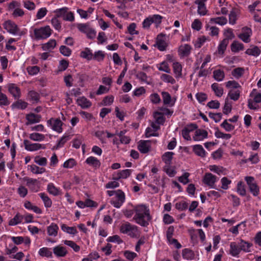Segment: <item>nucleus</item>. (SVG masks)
<instances>
[{
    "label": "nucleus",
    "mask_w": 261,
    "mask_h": 261,
    "mask_svg": "<svg viewBox=\"0 0 261 261\" xmlns=\"http://www.w3.org/2000/svg\"><path fill=\"white\" fill-rule=\"evenodd\" d=\"M61 229L69 234H75L77 232L75 227H69L64 224L62 225Z\"/></svg>",
    "instance_id": "09e8293b"
},
{
    "label": "nucleus",
    "mask_w": 261,
    "mask_h": 261,
    "mask_svg": "<svg viewBox=\"0 0 261 261\" xmlns=\"http://www.w3.org/2000/svg\"><path fill=\"white\" fill-rule=\"evenodd\" d=\"M226 87L228 88H233V89H237L241 87L240 84L235 81H229L226 83Z\"/></svg>",
    "instance_id": "338daca9"
},
{
    "label": "nucleus",
    "mask_w": 261,
    "mask_h": 261,
    "mask_svg": "<svg viewBox=\"0 0 261 261\" xmlns=\"http://www.w3.org/2000/svg\"><path fill=\"white\" fill-rule=\"evenodd\" d=\"M154 118L155 119V122L158 124H163L164 123L165 119L161 113L155 112L154 113Z\"/></svg>",
    "instance_id": "864d4df0"
},
{
    "label": "nucleus",
    "mask_w": 261,
    "mask_h": 261,
    "mask_svg": "<svg viewBox=\"0 0 261 261\" xmlns=\"http://www.w3.org/2000/svg\"><path fill=\"white\" fill-rule=\"evenodd\" d=\"M115 198L119 200L120 203L117 202L115 204H116L117 206L121 205L125 201V194L121 190H118L116 191Z\"/></svg>",
    "instance_id": "2f4dec72"
},
{
    "label": "nucleus",
    "mask_w": 261,
    "mask_h": 261,
    "mask_svg": "<svg viewBox=\"0 0 261 261\" xmlns=\"http://www.w3.org/2000/svg\"><path fill=\"white\" fill-rule=\"evenodd\" d=\"M9 92L15 99H18L21 97V91L20 88L15 84L10 83L7 85Z\"/></svg>",
    "instance_id": "1a4fd4ad"
},
{
    "label": "nucleus",
    "mask_w": 261,
    "mask_h": 261,
    "mask_svg": "<svg viewBox=\"0 0 261 261\" xmlns=\"http://www.w3.org/2000/svg\"><path fill=\"white\" fill-rule=\"evenodd\" d=\"M239 246L240 249V250L244 251L246 252H249L250 251V248L252 246L251 243H250L248 242H246L243 240H240V242L239 243Z\"/></svg>",
    "instance_id": "4be33fe9"
},
{
    "label": "nucleus",
    "mask_w": 261,
    "mask_h": 261,
    "mask_svg": "<svg viewBox=\"0 0 261 261\" xmlns=\"http://www.w3.org/2000/svg\"><path fill=\"white\" fill-rule=\"evenodd\" d=\"M63 242L64 244L72 248L75 252H78L80 249V246L72 241L64 240Z\"/></svg>",
    "instance_id": "4d7b16f0"
},
{
    "label": "nucleus",
    "mask_w": 261,
    "mask_h": 261,
    "mask_svg": "<svg viewBox=\"0 0 261 261\" xmlns=\"http://www.w3.org/2000/svg\"><path fill=\"white\" fill-rule=\"evenodd\" d=\"M208 133L204 129H198L195 132L193 139L195 141H200L207 138Z\"/></svg>",
    "instance_id": "2eb2a0df"
},
{
    "label": "nucleus",
    "mask_w": 261,
    "mask_h": 261,
    "mask_svg": "<svg viewBox=\"0 0 261 261\" xmlns=\"http://www.w3.org/2000/svg\"><path fill=\"white\" fill-rule=\"evenodd\" d=\"M131 170L130 169H125L122 170L119 173H118V176L117 177L114 178L115 180H118L120 178H126L128 177L131 173Z\"/></svg>",
    "instance_id": "37998d69"
},
{
    "label": "nucleus",
    "mask_w": 261,
    "mask_h": 261,
    "mask_svg": "<svg viewBox=\"0 0 261 261\" xmlns=\"http://www.w3.org/2000/svg\"><path fill=\"white\" fill-rule=\"evenodd\" d=\"M244 72L243 68L238 67L232 71V75L237 79H239L242 76Z\"/></svg>",
    "instance_id": "603ef678"
},
{
    "label": "nucleus",
    "mask_w": 261,
    "mask_h": 261,
    "mask_svg": "<svg viewBox=\"0 0 261 261\" xmlns=\"http://www.w3.org/2000/svg\"><path fill=\"white\" fill-rule=\"evenodd\" d=\"M164 36V35L163 34H160L158 35L157 37L156 45L158 49L161 51L165 50L167 47V44L166 42L162 39H160V37Z\"/></svg>",
    "instance_id": "5701e85b"
},
{
    "label": "nucleus",
    "mask_w": 261,
    "mask_h": 261,
    "mask_svg": "<svg viewBox=\"0 0 261 261\" xmlns=\"http://www.w3.org/2000/svg\"><path fill=\"white\" fill-rule=\"evenodd\" d=\"M81 56L83 58L90 60L93 59V54L89 48H86L81 53Z\"/></svg>",
    "instance_id": "ea45409f"
},
{
    "label": "nucleus",
    "mask_w": 261,
    "mask_h": 261,
    "mask_svg": "<svg viewBox=\"0 0 261 261\" xmlns=\"http://www.w3.org/2000/svg\"><path fill=\"white\" fill-rule=\"evenodd\" d=\"M213 77L218 82L222 81L225 77L224 72L220 69L215 70L213 71Z\"/></svg>",
    "instance_id": "cd10ccee"
},
{
    "label": "nucleus",
    "mask_w": 261,
    "mask_h": 261,
    "mask_svg": "<svg viewBox=\"0 0 261 261\" xmlns=\"http://www.w3.org/2000/svg\"><path fill=\"white\" fill-rule=\"evenodd\" d=\"M246 53L249 55L257 56L260 53V50L257 46H254L252 48H248L246 50Z\"/></svg>",
    "instance_id": "3c124183"
},
{
    "label": "nucleus",
    "mask_w": 261,
    "mask_h": 261,
    "mask_svg": "<svg viewBox=\"0 0 261 261\" xmlns=\"http://www.w3.org/2000/svg\"><path fill=\"white\" fill-rule=\"evenodd\" d=\"M162 95L164 105H167L171 106L173 105L171 102V97L170 94L167 92H162Z\"/></svg>",
    "instance_id": "58836bf2"
},
{
    "label": "nucleus",
    "mask_w": 261,
    "mask_h": 261,
    "mask_svg": "<svg viewBox=\"0 0 261 261\" xmlns=\"http://www.w3.org/2000/svg\"><path fill=\"white\" fill-rule=\"evenodd\" d=\"M10 104V101L7 95L2 92V87L0 86V107L8 106Z\"/></svg>",
    "instance_id": "aec40b11"
},
{
    "label": "nucleus",
    "mask_w": 261,
    "mask_h": 261,
    "mask_svg": "<svg viewBox=\"0 0 261 261\" xmlns=\"http://www.w3.org/2000/svg\"><path fill=\"white\" fill-rule=\"evenodd\" d=\"M231 49L233 52H238L244 49V45L242 43L234 41L231 45Z\"/></svg>",
    "instance_id": "de8ad7c7"
},
{
    "label": "nucleus",
    "mask_w": 261,
    "mask_h": 261,
    "mask_svg": "<svg viewBox=\"0 0 261 261\" xmlns=\"http://www.w3.org/2000/svg\"><path fill=\"white\" fill-rule=\"evenodd\" d=\"M151 148L149 140H140L138 143V149L142 153L148 152Z\"/></svg>",
    "instance_id": "ddd939ff"
},
{
    "label": "nucleus",
    "mask_w": 261,
    "mask_h": 261,
    "mask_svg": "<svg viewBox=\"0 0 261 261\" xmlns=\"http://www.w3.org/2000/svg\"><path fill=\"white\" fill-rule=\"evenodd\" d=\"M173 154L174 153L172 152H166L162 155V160L166 164V165H170Z\"/></svg>",
    "instance_id": "c756f323"
},
{
    "label": "nucleus",
    "mask_w": 261,
    "mask_h": 261,
    "mask_svg": "<svg viewBox=\"0 0 261 261\" xmlns=\"http://www.w3.org/2000/svg\"><path fill=\"white\" fill-rule=\"evenodd\" d=\"M23 180L27 182V186L33 191L37 192L39 188L38 181L36 179L30 178L28 177L23 178Z\"/></svg>",
    "instance_id": "4468645a"
},
{
    "label": "nucleus",
    "mask_w": 261,
    "mask_h": 261,
    "mask_svg": "<svg viewBox=\"0 0 261 261\" xmlns=\"http://www.w3.org/2000/svg\"><path fill=\"white\" fill-rule=\"evenodd\" d=\"M230 254L233 256L238 255L241 251L239 244L237 245L235 242L230 243Z\"/></svg>",
    "instance_id": "bb28decb"
},
{
    "label": "nucleus",
    "mask_w": 261,
    "mask_h": 261,
    "mask_svg": "<svg viewBox=\"0 0 261 261\" xmlns=\"http://www.w3.org/2000/svg\"><path fill=\"white\" fill-rule=\"evenodd\" d=\"M23 219V216L17 214L14 217L11 219L9 222V225H16L19 223H20Z\"/></svg>",
    "instance_id": "f704fd0d"
},
{
    "label": "nucleus",
    "mask_w": 261,
    "mask_h": 261,
    "mask_svg": "<svg viewBox=\"0 0 261 261\" xmlns=\"http://www.w3.org/2000/svg\"><path fill=\"white\" fill-rule=\"evenodd\" d=\"M188 203L185 201H181L175 204V207L176 209L180 211H184L188 208Z\"/></svg>",
    "instance_id": "e2e57ef3"
},
{
    "label": "nucleus",
    "mask_w": 261,
    "mask_h": 261,
    "mask_svg": "<svg viewBox=\"0 0 261 261\" xmlns=\"http://www.w3.org/2000/svg\"><path fill=\"white\" fill-rule=\"evenodd\" d=\"M52 30L48 25H46L34 30V34L36 39H44L48 38L51 34Z\"/></svg>",
    "instance_id": "f03ea898"
},
{
    "label": "nucleus",
    "mask_w": 261,
    "mask_h": 261,
    "mask_svg": "<svg viewBox=\"0 0 261 261\" xmlns=\"http://www.w3.org/2000/svg\"><path fill=\"white\" fill-rule=\"evenodd\" d=\"M217 180V176L211 173H206L203 177V182L209 187L215 188V183Z\"/></svg>",
    "instance_id": "f8f14e48"
},
{
    "label": "nucleus",
    "mask_w": 261,
    "mask_h": 261,
    "mask_svg": "<svg viewBox=\"0 0 261 261\" xmlns=\"http://www.w3.org/2000/svg\"><path fill=\"white\" fill-rule=\"evenodd\" d=\"M193 150L195 153L202 158L205 156V151L201 145H195L193 147Z\"/></svg>",
    "instance_id": "a878e982"
},
{
    "label": "nucleus",
    "mask_w": 261,
    "mask_h": 261,
    "mask_svg": "<svg viewBox=\"0 0 261 261\" xmlns=\"http://www.w3.org/2000/svg\"><path fill=\"white\" fill-rule=\"evenodd\" d=\"M224 35L225 37L224 39H227V40L228 41L229 40L232 39L235 37L234 34L233 33L232 30L230 28H228L224 31Z\"/></svg>",
    "instance_id": "052dcab7"
},
{
    "label": "nucleus",
    "mask_w": 261,
    "mask_h": 261,
    "mask_svg": "<svg viewBox=\"0 0 261 261\" xmlns=\"http://www.w3.org/2000/svg\"><path fill=\"white\" fill-rule=\"evenodd\" d=\"M192 47L189 44H184L179 47V55L182 57L188 56L191 50Z\"/></svg>",
    "instance_id": "a211bd4d"
},
{
    "label": "nucleus",
    "mask_w": 261,
    "mask_h": 261,
    "mask_svg": "<svg viewBox=\"0 0 261 261\" xmlns=\"http://www.w3.org/2000/svg\"><path fill=\"white\" fill-rule=\"evenodd\" d=\"M77 104L83 108H87L91 106V103L85 97H80L77 99Z\"/></svg>",
    "instance_id": "7c9ffc66"
},
{
    "label": "nucleus",
    "mask_w": 261,
    "mask_h": 261,
    "mask_svg": "<svg viewBox=\"0 0 261 261\" xmlns=\"http://www.w3.org/2000/svg\"><path fill=\"white\" fill-rule=\"evenodd\" d=\"M41 116L40 115L30 113L26 115V119L28 121L27 124H34L40 121Z\"/></svg>",
    "instance_id": "dca6fc26"
},
{
    "label": "nucleus",
    "mask_w": 261,
    "mask_h": 261,
    "mask_svg": "<svg viewBox=\"0 0 261 261\" xmlns=\"http://www.w3.org/2000/svg\"><path fill=\"white\" fill-rule=\"evenodd\" d=\"M215 136L217 138H222L226 140H228L231 137V135L229 134H224L218 129L215 133Z\"/></svg>",
    "instance_id": "680f3d73"
},
{
    "label": "nucleus",
    "mask_w": 261,
    "mask_h": 261,
    "mask_svg": "<svg viewBox=\"0 0 261 261\" xmlns=\"http://www.w3.org/2000/svg\"><path fill=\"white\" fill-rule=\"evenodd\" d=\"M28 106V103L21 99H18L16 101L13 103L11 105L12 109H25Z\"/></svg>",
    "instance_id": "412c9836"
},
{
    "label": "nucleus",
    "mask_w": 261,
    "mask_h": 261,
    "mask_svg": "<svg viewBox=\"0 0 261 261\" xmlns=\"http://www.w3.org/2000/svg\"><path fill=\"white\" fill-rule=\"evenodd\" d=\"M135 212L134 219L136 222L142 226H147L151 219L149 210L145 205H142L136 207Z\"/></svg>",
    "instance_id": "f257e3e1"
},
{
    "label": "nucleus",
    "mask_w": 261,
    "mask_h": 261,
    "mask_svg": "<svg viewBox=\"0 0 261 261\" xmlns=\"http://www.w3.org/2000/svg\"><path fill=\"white\" fill-rule=\"evenodd\" d=\"M29 138L34 141H41L44 140L45 136L39 133H34L30 135Z\"/></svg>",
    "instance_id": "a18cd8bd"
},
{
    "label": "nucleus",
    "mask_w": 261,
    "mask_h": 261,
    "mask_svg": "<svg viewBox=\"0 0 261 261\" xmlns=\"http://www.w3.org/2000/svg\"><path fill=\"white\" fill-rule=\"evenodd\" d=\"M59 230V227L58 225L55 223H51L50 225H49L47 227V233L50 236H56L58 233V231Z\"/></svg>",
    "instance_id": "c85d7f7f"
},
{
    "label": "nucleus",
    "mask_w": 261,
    "mask_h": 261,
    "mask_svg": "<svg viewBox=\"0 0 261 261\" xmlns=\"http://www.w3.org/2000/svg\"><path fill=\"white\" fill-rule=\"evenodd\" d=\"M4 28L9 33L13 35L17 34L19 31L17 25L12 21L8 20L6 21L4 24Z\"/></svg>",
    "instance_id": "0eeeda50"
},
{
    "label": "nucleus",
    "mask_w": 261,
    "mask_h": 261,
    "mask_svg": "<svg viewBox=\"0 0 261 261\" xmlns=\"http://www.w3.org/2000/svg\"><path fill=\"white\" fill-rule=\"evenodd\" d=\"M173 71L176 75V77H179L181 75L182 67L180 64L178 62H175L173 64Z\"/></svg>",
    "instance_id": "49530a36"
},
{
    "label": "nucleus",
    "mask_w": 261,
    "mask_h": 261,
    "mask_svg": "<svg viewBox=\"0 0 261 261\" xmlns=\"http://www.w3.org/2000/svg\"><path fill=\"white\" fill-rule=\"evenodd\" d=\"M252 34V30L248 27H244L242 29V33L238 35V37L245 43L250 41V36Z\"/></svg>",
    "instance_id": "9b49d317"
},
{
    "label": "nucleus",
    "mask_w": 261,
    "mask_h": 261,
    "mask_svg": "<svg viewBox=\"0 0 261 261\" xmlns=\"http://www.w3.org/2000/svg\"><path fill=\"white\" fill-rule=\"evenodd\" d=\"M245 179L249 187L250 192L254 196H257L259 193V187L252 176H246Z\"/></svg>",
    "instance_id": "39448f33"
},
{
    "label": "nucleus",
    "mask_w": 261,
    "mask_h": 261,
    "mask_svg": "<svg viewBox=\"0 0 261 261\" xmlns=\"http://www.w3.org/2000/svg\"><path fill=\"white\" fill-rule=\"evenodd\" d=\"M56 44V41L55 39H51L47 43L43 44L42 48L43 50H49L54 49Z\"/></svg>",
    "instance_id": "72a5a7b5"
},
{
    "label": "nucleus",
    "mask_w": 261,
    "mask_h": 261,
    "mask_svg": "<svg viewBox=\"0 0 261 261\" xmlns=\"http://www.w3.org/2000/svg\"><path fill=\"white\" fill-rule=\"evenodd\" d=\"M240 91L238 89H231L228 92V96L231 99L237 101L240 96Z\"/></svg>",
    "instance_id": "473e14b6"
},
{
    "label": "nucleus",
    "mask_w": 261,
    "mask_h": 261,
    "mask_svg": "<svg viewBox=\"0 0 261 261\" xmlns=\"http://www.w3.org/2000/svg\"><path fill=\"white\" fill-rule=\"evenodd\" d=\"M79 30L86 35L87 37L90 39H93L96 37V31L90 27L88 23H79L77 24Z\"/></svg>",
    "instance_id": "7ed1b4c3"
},
{
    "label": "nucleus",
    "mask_w": 261,
    "mask_h": 261,
    "mask_svg": "<svg viewBox=\"0 0 261 261\" xmlns=\"http://www.w3.org/2000/svg\"><path fill=\"white\" fill-rule=\"evenodd\" d=\"M221 126L227 132H230L234 128V126L229 123L228 120L225 119L221 124Z\"/></svg>",
    "instance_id": "13d9d810"
},
{
    "label": "nucleus",
    "mask_w": 261,
    "mask_h": 261,
    "mask_svg": "<svg viewBox=\"0 0 261 261\" xmlns=\"http://www.w3.org/2000/svg\"><path fill=\"white\" fill-rule=\"evenodd\" d=\"M53 252L57 257H64L68 252L65 247L58 245L53 248Z\"/></svg>",
    "instance_id": "f3484780"
},
{
    "label": "nucleus",
    "mask_w": 261,
    "mask_h": 261,
    "mask_svg": "<svg viewBox=\"0 0 261 261\" xmlns=\"http://www.w3.org/2000/svg\"><path fill=\"white\" fill-rule=\"evenodd\" d=\"M68 8L64 7L56 10L57 17H62L64 20L73 21L74 20L73 13L71 12H67Z\"/></svg>",
    "instance_id": "423d86ee"
},
{
    "label": "nucleus",
    "mask_w": 261,
    "mask_h": 261,
    "mask_svg": "<svg viewBox=\"0 0 261 261\" xmlns=\"http://www.w3.org/2000/svg\"><path fill=\"white\" fill-rule=\"evenodd\" d=\"M120 231L121 232L127 234L133 238L137 237L138 233L137 227L128 222L122 224L120 227Z\"/></svg>",
    "instance_id": "20e7f679"
},
{
    "label": "nucleus",
    "mask_w": 261,
    "mask_h": 261,
    "mask_svg": "<svg viewBox=\"0 0 261 261\" xmlns=\"http://www.w3.org/2000/svg\"><path fill=\"white\" fill-rule=\"evenodd\" d=\"M206 0H196L195 4L198 5V13L200 15H204L206 13V9L204 2Z\"/></svg>",
    "instance_id": "6ab92c4d"
},
{
    "label": "nucleus",
    "mask_w": 261,
    "mask_h": 261,
    "mask_svg": "<svg viewBox=\"0 0 261 261\" xmlns=\"http://www.w3.org/2000/svg\"><path fill=\"white\" fill-rule=\"evenodd\" d=\"M27 70L30 75H33L39 72L40 68L37 66H30L27 67Z\"/></svg>",
    "instance_id": "774afa93"
},
{
    "label": "nucleus",
    "mask_w": 261,
    "mask_h": 261,
    "mask_svg": "<svg viewBox=\"0 0 261 261\" xmlns=\"http://www.w3.org/2000/svg\"><path fill=\"white\" fill-rule=\"evenodd\" d=\"M39 254L42 257L45 256L47 257H51L53 254L49 250V249L47 247H43L39 250Z\"/></svg>",
    "instance_id": "c03bdc74"
},
{
    "label": "nucleus",
    "mask_w": 261,
    "mask_h": 261,
    "mask_svg": "<svg viewBox=\"0 0 261 261\" xmlns=\"http://www.w3.org/2000/svg\"><path fill=\"white\" fill-rule=\"evenodd\" d=\"M86 163L95 168H99L101 164L100 161L94 156H90L86 160Z\"/></svg>",
    "instance_id": "b1692460"
},
{
    "label": "nucleus",
    "mask_w": 261,
    "mask_h": 261,
    "mask_svg": "<svg viewBox=\"0 0 261 261\" xmlns=\"http://www.w3.org/2000/svg\"><path fill=\"white\" fill-rule=\"evenodd\" d=\"M24 148L28 151H34L38 150L41 148L45 149V145H42L39 143H32L28 140L23 141Z\"/></svg>",
    "instance_id": "6e6552de"
},
{
    "label": "nucleus",
    "mask_w": 261,
    "mask_h": 261,
    "mask_svg": "<svg viewBox=\"0 0 261 261\" xmlns=\"http://www.w3.org/2000/svg\"><path fill=\"white\" fill-rule=\"evenodd\" d=\"M31 171L34 174H41L45 171L44 168H40L35 165L28 166Z\"/></svg>",
    "instance_id": "a19ab883"
},
{
    "label": "nucleus",
    "mask_w": 261,
    "mask_h": 261,
    "mask_svg": "<svg viewBox=\"0 0 261 261\" xmlns=\"http://www.w3.org/2000/svg\"><path fill=\"white\" fill-rule=\"evenodd\" d=\"M229 41L227 39H223L219 44L218 46V53L223 54L226 48Z\"/></svg>",
    "instance_id": "8fccbe9b"
},
{
    "label": "nucleus",
    "mask_w": 261,
    "mask_h": 261,
    "mask_svg": "<svg viewBox=\"0 0 261 261\" xmlns=\"http://www.w3.org/2000/svg\"><path fill=\"white\" fill-rule=\"evenodd\" d=\"M182 255L184 259L188 260H191L193 259L194 257V254L193 252L189 249H184L182 250Z\"/></svg>",
    "instance_id": "4c0bfd02"
},
{
    "label": "nucleus",
    "mask_w": 261,
    "mask_h": 261,
    "mask_svg": "<svg viewBox=\"0 0 261 261\" xmlns=\"http://www.w3.org/2000/svg\"><path fill=\"white\" fill-rule=\"evenodd\" d=\"M161 80L166 83H171V84H174L175 83V80L174 79L171 75L163 74L161 76Z\"/></svg>",
    "instance_id": "6e6d98bb"
},
{
    "label": "nucleus",
    "mask_w": 261,
    "mask_h": 261,
    "mask_svg": "<svg viewBox=\"0 0 261 261\" xmlns=\"http://www.w3.org/2000/svg\"><path fill=\"white\" fill-rule=\"evenodd\" d=\"M207 38L205 36H202L197 38L195 41L194 45L195 47L200 48L203 45V44L206 41Z\"/></svg>",
    "instance_id": "69168bd1"
},
{
    "label": "nucleus",
    "mask_w": 261,
    "mask_h": 261,
    "mask_svg": "<svg viewBox=\"0 0 261 261\" xmlns=\"http://www.w3.org/2000/svg\"><path fill=\"white\" fill-rule=\"evenodd\" d=\"M211 21L223 25L227 23V20L225 17L222 16L216 18H212L211 19Z\"/></svg>",
    "instance_id": "5fc2aeb1"
},
{
    "label": "nucleus",
    "mask_w": 261,
    "mask_h": 261,
    "mask_svg": "<svg viewBox=\"0 0 261 261\" xmlns=\"http://www.w3.org/2000/svg\"><path fill=\"white\" fill-rule=\"evenodd\" d=\"M39 195L43 200L46 207H50L52 205V201L48 196L44 193H41Z\"/></svg>",
    "instance_id": "e433bc0d"
},
{
    "label": "nucleus",
    "mask_w": 261,
    "mask_h": 261,
    "mask_svg": "<svg viewBox=\"0 0 261 261\" xmlns=\"http://www.w3.org/2000/svg\"><path fill=\"white\" fill-rule=\"evenodd\" d=\"M47 191L50 194L54 196H57L60 194L59 190L53 183H49L47 185Z\"/></svg>",
    "instance_id": "79ce46f5"
},
{
    "label": "nucleus",
    "mask_w": 261,
    "mask_h": 261,
    "mask_svg": "<svg viewBox=\"0 0 261 261\" xmlns=\"http://www.w3.org/2000/svg\"><path fill=\"white\" fill-rule=\"evenodd\" d=\"M28 96L33 103H37L39 101V94L35 91H30L28 93Z\"/></svg>",
    "instance_id": "c9c22d12"
},
{
    "label": "nucleus",
    "mask_w": 261,
    "mask_h": 261,
    "mask_svg": "<svg viewBox=\"0 0 261 261\" xmlns=\"http://www.w3.org/2000/svg\"><path fill=\"white\" fill-rule=\"evenodd\" d=\"M211 88L217 96H222L223 94V88L218 83H215L213 84L211 86Z\"/></svg>",
    "instance_id": "393cba45"
},
{
    "label": "nucleus",
    "mask_w": 261,
    "mask_h": 261,
    "mask_svg": "<svg viewBox=\"0 0 261 261\" xmlns=\"http://www.w3.org/2000/svg\"><path fill=\"white\" fill-rule=\"evenodd\" d=\"M158 69L160 71H163L168 73H169L171 71L168 63L165 61L162 62L160 64Z\"/></svg>",
    "instance_id": "0e129e2a"
},
{
    "label": "nucleus",
    "mask_w": 261,
    "mask_h": 261,
    "mask_svg": "<svg viewBox=\"0 0 261 261\" xmlns=\"http://www.w3.org/2000/svg\"><path fill=\"white\" fill-rule=\"evenodd\" d=\"M48 125L51 126L52 129L57 132L58 133H61L62 132V125L63 123L59 119H54L51 118L47 122Z\"/></svg>",
    "instance_id": "9d476101"
},
{
    "label": "nucleus",
    "mask_w": 261,
    "mask_h": 261,
    "mask_svg": "<svg viewBox=\"0 0 261 261\" xmlns=\"http://www.w3.org/2000/svg\"><path fill=\"white\" fill-rule=\"evenodd\" d=\"M105 57V55L103 51L101 50H98L97 51L95 52L93 54V59L97 61H101L103 60Z\"/></svg>",
    "instance_id": "bf43d9fd"
}]
</instances>
